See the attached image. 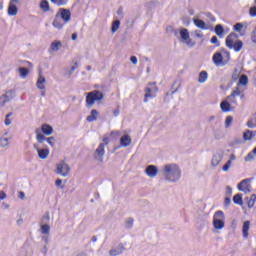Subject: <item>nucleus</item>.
<instances>
[{
	"label": "nucleus",
	"instance_id": "8fccbe9b",
	"mask_svg": "<svg viewBox=\"0 0 256 256\" xmlns=\"http://www.w3.org/2000/svg\"><path fill=\"white\" fill-rule=\"evenodd\" d=\"M68 1H69V0H58V1L56 2V5H57L58 7H63V5H67Z\"/></svg>",
	"mask_w": 256,
	"mask_h": 256
},
{
	"label": "nucleus",
	"instance_id": "49530a36",
	"mask_svg": "<svg viewBox=\"0 0 256 256\" xmlns=\"http://www.w3.org/2000/svg\"><path fill=\"white\" fill-rule=\"evenodd\" d=\"M226 197H230L233 195V188H231V186H227L226 187V193H225Z\"/></svg>",
	"mask_w": 256,
	"mask_h": 256
},
{
	"label": "nucleus",
	"instance_id": "f704fd0d",
	"mask_svg": "<svg viewBox=\"0 0 256 256\" xmlns=\"http://www.w3.org/2000/svg\"><path fill=\"white\" fill-rule=\"evenodd\" d=\"M233 203H235V205H243V194L234 195Z\"/></svg>",
	"mask_w": 256,
	"mask_h": 256
},
{
	"label": "nucleus",
	"instance_id": "f257e3e1",
	"mask_svg": "<svg viewBox=\"0 0 256 256\" xmlns=\"http://www.w3.org/2000/svg\"><path fill=\"white\" fill-rule=\"evenodd\" d=\"M162 174L166 181L177 183L181 179V168L175 163L166 164L162 169Z\"/></svg>",
	"mask_w": 256,
	"mask_h": 256
},
{
	"label": "nucleus",
	"instance_id": "5701e85b",
	"mask_svg": "<svg viewBox=\"0 0 256 256\" xmlns=\"http://www.w3.org/2000/svg\"><path fill=\"white\" fill-rule=\"evenodd\" d=\"M7 135H9V133H8V132H5V133L2 135V137L0 138V147H1V148L9 147V139H11V137H10V138H7Z\"/></svg>",
	"mask_w": 256,
	"mask_h": 256
},
{
	"label": "nucleus",
	"instance_id": "72a5a7b5",
	"mask_svg": "<svg viewBox=\"0 0 256 256\" xmlns=\"http://www.w3.org/2000/svg\"><path fill=\"white\" fill-rule=\"evenodd\" d=\"M247 83H249V78L247 77V75L242 74L239 77L238 83H237V87H239V85H247Z\"/></svg>",
	"mask_w": 256,
	"mask_h": 256
},
{
	"label": "nucleus",
	"instance_id": "4d7b16f0",
	"mask_svg": "<svg viewBox=\"0 0 256 256\" xmlns=\"http://www.w3.org/2000/svg\"><path fill=\"white\" fill-rule=\"evenodd\" d=\"M7 198V194L4 191H0V201Z\"/></svg>",
	"mask_w": 256,
	"mask_h": 256
},
{
	"label": "nucleus",
	"instance_id": "dca6fc26",
	"mask_svg": "<svg viewBox=\"0 0 256 256\" xmlns=\"http://www.w3.org/2000/svg\"><path fill=\"white\" fill-rule=\"evenodd\" d=\"M17 3H19V0H10L8 5V15L10 17H15V15H17V12L19 11Z\"/></svg>",
	"mask_w": 256,
	"mask_h": 256
},
{
	"label": "nucleus",
	"instance_id": "b1692460",
	"mask_svg": "<svg viewBox=\"0 0 256 256\" xmlns=\"http://www.w3.org/2000/svg\"><path fill=\"white\" fill-rule=\"evenodd\" d=\"M193 23L194 25H196L198 27V29H202L204 31H206L207 28V24H205V21L201 20V19H193Z\"/></svg>",
	"mask_w": 256,
	"mask_h": 256
},
{
	"label": "nucleus",
	"instance_id": "6e6d98bb",
	"mask_svg": "<svg viewBox=\"0 0 256 256\" xmlns=\"http://www.w3.org/2000/svg\"><path fill=\"white\" fill-rule=\"evenodd\" d=\"M130 61H131V63H133V65H137V63H138V60H137L136 56L130 57Z\"/></svg>",
	"mask_w": 256,
	"mask_h": 256
},
{
	"label": "nucleus",
	"instance_id": "6ab92c4d",
	"mask_svg": "<svg viewBox=\"0 0 256 256\" xmlns=\"http://www.w3.org/2000/svg\"><path fill=\"white\" fill-rule=\"evenodd\" d=\"M214 33L217 35V37H219V39H223V37L227 35V31H225V28L222 24H217L214 27Z\"/></svg>",
	"mask_w": 256,
	"mask_h": 256
},
{
	"label": "nucleus",
	"instance_id": "0eeeda50",
	"mask_svg": "<svg viewBox=\"0 0 256 256\" xmlns=\"http://www.w3.org/2000/svg\"><path fill=\"white\" fill-rule=\"evenodd\" d=\"M145 95H144V103H147L148 99H153L155 97V94L157 93V84L155 82H150L148 86L144 89Z\"/></svg>",
	"mask_w": 256,
	"mask_h": 256
},
{
	"label": "nucleus",
	"instance_id": "393cba45",
	"mask_svg": "<svg viewBox=\"0 0 256 256\" xmlns=\"http://www.w3.org/2000/svg\"><path fill=\"white\" fill-rule=\"evenodd\" d=\"M251 225L250 221H245L242 228L243 238L247 239L249 237V227Z\"/></svg>",
	"mask_w": 256,
	"mask_h": 256
},
{
	"label": "nucleus",
	"instance_id": "aec40b11",
	"mask_svg": "<svg viewBox=\"0 0 256 256\" xmlns=\"http://www.w3.org/2000/svg\"><path fill=\"white\" fill-rule=\"evenodd\" d=\"M63 22V19H61L59 14L56 13L54 20L52 22L53 27H55V29H63V27H65V23Z\"/></svg>",
	"mask_w": 256,
	"mask_h": 256
},
{
	"label": "nucleus",
	"instance_id": "39448f33",
	"mask_svg": "<svg viewBox=\"0 0 256 256\" xmlns=\"http://www.w3.org/2000/svg\"><path fill=\"white\" fill-rule=\"evenodd\" d=\"M213 227L218 230L225 227V213L223 211L218 210L215 212L213 216Z\"/></svg>",
	"mask_w": 256,
	"mask_h": 256
},
{
	"label": "nucleus",
	"instance_id": "5fc2aeb1",
	"mask_svg": "<svg viewBox=\"0 0 256 256\" xmlns=\"http://www.w3.org/2000/svg\"><path fill=\"white\" fill-rule=\"evenodd\" d=\"M195 36L198 37V39H203V32H201V30H196Z\"/></svg>",
	"mask_w": 256,
	"mask_h": 256
},
{
	"label": "nucleus",
	"instance_id": "c756f323",
	"mask_svg": "<svg viewBox=\"0 0 256 256\" xmlns=\"http://www.w3.org/2000/svg\"><path fill=\"white\" fill-rule=\"evenodd\" d=\"M45 77H43V76H39L38 77V80H37V82H36V86L41 90V91H43L44 89H45Z\"/></svg>",
	"mask_w": 256,
	"mask_h": 256
},
{
	"label": "nucleus",
	"instance_id": "a18cd8bd",
	"mask_svg": "<svg viewBox=\"0 0 256 256\" xmlns=\"http://www.w3.org/2000/svg\"><path fill=\"white\" fill-rule=\"evenodd\" d=\"M234 31H237L240 33V31L243 29V23H236L233 27Z\"/></svg>",
	"mask_w": 256,
	"mask_h": 256
},
{
	"label": "nucleus",
	"instance_id": "864d4df0",
	"mask_svg": "<svg viewBox=\"0 0 256 256\" xmlns=\"http://www.w3.org/2000/svg\"><path fill=\"white\" fill-rule=\"evenodd\" d=\"M117 15L119 16V19H123V6L118 8Z\"/></svg>",
	"mask_w": 256,
	"mask_h": 256
},
{
	"label": "nucleus",
	"instance_id": "bb28decb",
	"mask_svg": "<svg viewBox=\"0 0 256 256\" xmlns=\"http://www.w3.org/2000/svg\"><path fill=\"white\" fill-rule=\"evenodd\" d=\"M220 109L223 111V113H228V111H231V104L229 101L224 100L220 103Z\"/></svg>",
	"mask_w": 256,
	"mask_h": 256
},
{
	"label": "nucleus",
	"instance_id": "2eb2a0df",
	"mask_svg": "<svg viewBox=\"0 0 256 256\" xmlns=\"http://www.w3.org/2000/svg\"><path fill=\"white\" fill-rule=\"evenodd\" d=\"M223 155H224L223 150L216 151V153L213 154V156H212L211 166L214 168L217 167L219 165V163H221V161H223Z\"/></svg>",
	"mask_w": 256,
	"mask_h": 256
},
{
	"label": "nucleus",
	"instance_id": "a19ab883",
	"mask_svg": "<svg viewBox=\"0 0 256 256\" xmlns=\"http://www.w3.org/2000/svg\"><path fill=\"white\" fill-rule=\"evenodd\" d=\"M233 123V116H227L225 120V127L226 129H229Z\"/></svg>",
	"mask_w": 256,
	"mask_h": 256
},
{
	"label": "nucleus",
	"instance_id": "09e8293b",
	"mask_svg": "<svg viewBox=\"0 0 256 256\" xmlns=\"http://www.w3.org/2000/svg\"><path fill=\"white\" fill-rule=\"evenodd\" d=\"M77 67H79V63L75 62V65L72 66L70 68V70L68 71V75H73V73H74L75 69H77Z\"/></svg>",
	"mask_w": 256,
	"mask_h": 256
},
{
	"label": "nucleus",
	"instance_id": "412c9836",
	"mask_svg": "<svg viewBox=\"0 0 256 256\" xmlns=\"http://www.w3.org/2000/svg\"><path fill=\"white\" fill-rule=\"evenodd\" d=\"M123 251H125V245L119 244L116 248L111 249L109 251V255L111 256H117L123 254Z\"/></svg>",
	"mask_w": 256,
	"mask_h": 256
},
{
	"label": "nucleus",
	"instance_id": "c85d7f7f",
	"mask_svg": "<svg viewBox=\"0 0 256 256\" xmlns=\"http://www.w3.org/2000/svg\"><path fill=\"white\" fill-rule=\"evenodd\" d=\"M209 79V74L207 71H201L198 76V83H205Z\"/></svg>",
	"mask_w": 256,
	"mask_h": 256
},
{
	"label": "nucleus",
	"instance_id": "c9c22d12",
	"mask_svg": "<svg viewBox=\"0 0 256 256\" xmlns=\"http://www.w3.org/2000/svg\"><path fill=\"white\" fill-rule=\"evenodd\" d=\"M42 235H49L51 231V226L49 224H41L40 225Z\"/></svg>",
	"mask_w": 256,
	"mask_h": 256
},
{
	"label": "nucleus",
	"instance_id": "f03ea898",
	"mask_svg": "<svg viewBox=\"0 0 256 256\" xmlns=\"http://www.w3.org/2000/svg\"><path fill=\"white\" fill-rule=\"evenodd\" d=\"M230 60L231 53L225 48H221L220 51L216 52L212 57L214 65H226Z\"/></svg>",
	"mask_w": 256,
	"mask_h": 256
},
{
	"label": "nucleus",
	"instance_id": "338daca9",
	"mask_svg": "<svg viewBox=\"0 0 256 256\" xmlns=\"http://www.w3.org/2000/svg\"><path fill=\"white\" fill-rule=\"evenodd\" d=\"M229 169H230V166L228 164L222 167V171H229Z\"/></svg>",
	"mask_w": 256,
	"mask_h": 256
},
{
	"label": "nucleus",
	"instance_id": "2f4dec72",
	"mask_svg": "<svg viewBox=\"0 0 256 256\" xmlns=\"http://www.w3.org/2000/svg\"><path fill=\"white\" fill-rule=\"evenodd\" d=\"M60 47H63V44H61V41H54L51 43L49 51L57 52L59 51Z\"/></svg>",
	"mask_w": 256,
	"mask_h": 256
},
{
	"label": "nucleus",
	"instance_id": "423d86ee",
	"mask_svg": "<svg viewBox=\"0 0 256 256\" xmlns=\"http://www.w3.org/2000/svg\"><path fill=\"white\" fill-rule=\"evenodd\" d=\"M71 173V167L64 160H61L56 165V174L61 175L62 177H67Z\"/></svg>",
	"mask_w": 256,
	"mask_h": 256
},
{
	"label": "nucleus",
	"instance_id": "20e7f679",
	"mask_svg": "<svg viewBox=\"0 0 256 256\" xmlns=\"http://www.w3.org/2000/svg\"><path fill=\"white\" fill-rule=\"evenodd\" d=\"M105 94L99 90H93L86 95V107H93L95 101H101Z\"/></svg>",
	"mask_w": 256,
	"mask_h": 256
},
{
	"label": "nucleus",
	"instance_id": "9d476101",
	"mask_svg": "<svg viewBox=\"0 0 256 256\" xmlns=\"http://www.w3.org/2000/svg\"><path fill=\"white\" fill-rule=\"evenodd\" d=\"M253 181V178H246L242 180L238 185V190L243 191L244 193H249L251 191L250 182Z\"/></svg>",
	"mask_w": 256,
	"mask_h": 256
},
{
	"label": "nucleus",
	"instance_id": "6e6552de",
	"mask_svg": "<svg viewBox=\"0 0 256 256\" xmlns=\"http://www.w3.org/2000/svg\"><path fill=\"white\" fill-rule=\"evenodd\" d=\"M180 37L182 39V43H186L188 47H195V42L191 40L189 36V30L186 28H181L180 29Z\"/></svg>",
	"mask_w": 256,
	"mask_h": 256
},
{
	"label": "nucleus",
	"instance_id": "a878e982",
	"mask_svg": "<svg viewBox=\"0 0 256 256\" xmlns=\"http://www.w3.org/2000/svg\"><path fill=\"white\" fill-rule=\"evenodd\" d=\"M97 115H99V112L97 110H91V113L89 116H87L86 121H88V123H93V121H97Z\"/></svg>",
	"mask_w": 256,
	"mask_h": 256
},
{
	"label": "nucleus",
	"instance_id": "4be33fe9",
	"mask_svg": "<svg viewBox=\"0 0 256 256\" xmlns=\"http://www.w3.org/2000/svg\"><path fill=\"white\" fill-rule=\"evenodd\" d=\"M121 147H129L131 145V136L129 134H125L120 138Z\"/></svg>",
	"mask_w": 256,
	"mask_h": 256
},
{
	"label": "nucleus",
	"instance_id": "1a4fd4ad",
	"mask_svg": "<svg viewBox=\"0 0 256 256\" xmlns=\"http://www.w3.org/2000/svg\"><path fill=\"white\" fill-rule=\"evenodd\" d=\"M35 133H36V139L40 145L43 144L44 141H47V143H49L51 147L55 146V137L45 138V135L41 134V131L39 129H36Z\"/></svg>",
	"mask_w": 256,
	"mask_h": 256
},
{
	"label": "nucleus",
	"instance_id": "ea45409f",
	"mask_svg": "<svg viewBox=\"0 0 256 256\" xmlns=\"http://www.w3.org/2000/svg\"><path fill=\"white\" fill-rule=\"evenodd\" d=\"M210 43H212V45H215L216 47H221V42L219 41V38H217V36H212V38L210 39Z\"/></svg>",
	"mask_w": 256,
	"mask_h": 256
},
{
	"label": "nucleus",
	"instance_id": "a211bd4d",
	"mask_svg": "<svg viewBox=\"0 0 256 256\" xmlns=\"http://www.w3.org/2000/svg\"><path fill=\"white\" fill-rule=\"evenodd\" d=\"M239 95H241V90L239 89V87H236L231 95L227 96V101L233 103L234 105H237V99H235V97H239Z\"/></svg>",
	"mask_w": 256,
	"mask_h": 256
},
{
	"label": "nucleus",
	"instance_id": "e433bc0d",
	"mask_svg": "<svg viewBox=\"0 0 256 256\" xmlns=\"http://www.w3.org/2000/svg\"><path fill=\"white\" fill-rule=\"evenodd\" d=\"M119 27H121V21L120 20L113 21L111 26L112 33H117V31H119Z\"/></svg>",
	"mask_w": 256,
	"mask_h": 256
},
{
	"label": "nucleus",
	"instance_id": "680f3d73",
	"mask_svg": "<svg viewBox=\"0 0 256 256\" xmlns=\"http://www.w3.org/2000/svg\"><path fill=\"white\" fill-rule=\"evenodd\" d=\"M49 251V248H47V244H45L42 248L43 255H47V252Z\"/></svg>",
	"mask_w": 256,
	"mask_h": 256
},
{
	"label": "nucleus",
	"instance_id": "9b49d317",
	"mask_svg": "<svg viewBox=\"0 0 256 256\" xmlns=\"http://www.w3.org/2000/svg\"><path fill=\"white\" fill-rule=\"evenodd\" d=\"M105 156V144L100 143L98 148L95 150L94 159L99 161V163H103V157Z\"/></svg>",
	"mask_w": 256,
	"mask_h": 256
},
{
	"label": "nucleus",
	"instance_id": "7ed1b4c3",
	"mask_svg": "<svg viewBox=\"0 0 256 256\" xmlns=\"http://www.w3.org/2000/svg\"><path fill=\"white\" fill-rule=\"evenodd\" d=\"M237 39H239V35L234 32L230 33L226 37V47H228V49H234L236 53H239V51L243 49V41Z\"/></svg>",
	"mask_w": 256,
	"mask_h": 256
},
{
	"label": "nucleus",
	"instance_id": "774afa93",
	"mask_svg": "<svg viewBox=\"0 0 256 256\" xmlns=\"http://www.w3.org/2000/svg\"><path fill=\"white\" fill-rule=\"evenodd\" d=\"M17 225H19V226H21V225H23V218H19L18 220H17Z\"/></svg>",
	"mask_w": 256,
	"mask_h": 256
},
{
	"label": "nucleus",
	"instance_id": "58836bf2",
	"mask_svg": "<svg viewBox=\"0 0 256 256\" xmlns=\"http://www.w3.org/2000/svg\"><path fill=\"white\" fill-rule=\"evenodd\" d=\"M50 221H51V217L49 216V212H46L42 217L41 224L49 225Z\"/></svg>",
	"mask_w": 256,
	"mask_h": 256
},
{
	"label": "nucleus",
	"instance_id": "cd10ccee",
	"mask_svg": "<svg viewBox=\"0 0 256 256\" xmlns=\"http://www.w3.org/2000/svg\"><path fill=\"white\" fill-rule=\"evenodd\" d=\"M41 130L44 135H51V133H53V127L49 124H43Z\"/></svg>",
	"mask_w": 256,
	"mask_h": 256
},
{
	"label": "nucleus",
	"instance_id": "4c0bfd02",
	"mask_svg": "<svg viewBox=\"0 0 256 256\" xmlns=\"http://www.w3.org/2000/svg\"><path fill=\"white\" fill-rule=\"evenodd\" d=\"M18 72L22 79H25L29 75V69L25 67L18 68Z\"/></svg>",
	"mask_w": 256,
	"mask_h": 256
},
{
	"label": "nucleus",
	"instance_id": "7c9ffc66",
	"mask_svg": "<svg viewBox=\"0 0 256 256\" xmlns=\"http://www.w3.org/2000/svg\"><path fill=\"white\" fill-rule=\"evenodd\" d=\"M40 9L44 12L47 13V11L51 10V7L49 6V1L47 0H42L40 2Z\"/></svg>",
	"mask_w": 256,
	"mask_h": 256
},
{
	"label": "nucleus",
	"instance_id": "3c124183",
	"mask_svg": "<svg viewBox=\"0 0 256 256\" xmlns=\"http://www.w3.org/2000/svg\"><path fill=\"white\" fill-rule=\"evenodd\" d=\"M157 1H150L146 4V6L148 7V9H154L155 5L157 4Z\"/></svg>",
	"mask_w": 256,
	"mask_h": 256
},
{
	"label": "nucleus",
	"instance_id": "bf43d9fd",
	"mask_svg": "<svg viewBox=\"0 0 256 256\" xmlns=\"http://www.w3.org/2000/svg\"><path fill=\"white\" fill-rule=\"evenodd\" d=\"M42 241H44L45 245H49V236H42Z\"/></svg>",
	"mask_w": 256,
	"mask_h": 256
},
{
	"label": "nucleus",
	"instance_id": "4468645a",
	"mask_svg": "<svg viewBox=\"0 0 256 256\" xmlns=\"http://www.w3.org/2000/svg\"><path fill=\"white\" fill-rule=\"evenodd\" d=\"M15 97V91L9 90L4 95L0 96V107H5L6 103H9Z\"/></svg>",
	"mask_w": 256,
	"mask_h": 256
},
{
	"label": "nucleus",
	"instance_id": "ddd939ff",
	"mask_svg": "<svg viewBox=\"0 0 256 256\" xmlns=\"http://www.w3.org/2000/svg\"><path fill=\"white\" fill-rule=\"evenodd\" d=\"M33 148L37 151L40 159H47L49 157V148H47V146L41 148L39 144H33Z\"/></svg>",
	"mask_w": 256,
	"mask_h": 256
},
{
	"label": "nucleus",
	"instance_id": "052dcab7",
	"mask_svg": "<svg viewBox=\"0 0 256 256\" xmlns=\"http://www.w3.org/2000/svg\"><path fill=\"white\" fill-rule=\"evenodd\" d=\"M119 113H121V110L119 109V106H118L117 109H115V110L113 111L114 117H118Z\"/></svg>",
	"mask_w": 256,
	"mask_h": 256
},
{
	"label": "nucleus",
	"instance_id": "69168bd1",
	"mask_svg": "<svg viewBox=\"0 0 256 256\" xmlns=\"http://www.w3.org/2000/svg\"><path fill=\"white\" fill-rule=\"evenodd\" d=\"M4 123H5V125H7V126L11 125V119H9L8 117H6Z\"/></svg>",
	"mask_w": 256,
	"mask_h": 256
},
{
	"label": "nucleus",
	"instance_id": "e2e57ef3",
	"mask_svg": "<svg viewBox=\"0 0 256 256\" xmlns=\"http://www.w3.org/2000/svg\"><path fill=\"white\" fill-rule=\"evenodd\" d=\"M207 17H210V21L212 23H215V21H216L215 16H213L211 13H208Z\"/></svg>",
	"mask_w": 256,
	"mask_h": 256
},
{
	"label": "nucleus",
	"instance_id": "f3484780",
	"mask_svg": "<svg viewBox=\"0 0 256 256\" xmlns=\"http://www.w3.org/2000/svg\"><path fill=\"white\" fill-rule=\"evenodd\" d=\"M145 173L146 175H148V177H151L153 179V177H157L159 169H157V166L155 165H148L145 169Z\"/></svg>",
	"mask_w": 256,
	"mask_h": 256
},
{
	"label": "nucleus",
	"instance_id": "de8ad7c7",
	"mask_svg": "<svg viewBox=\"0 0 256 256\" xmlns=\"http://www.w3.org/2000/svg\"><path fill=\"white\" fill-rule=\"evenodd\" d=\"M229 205H231V197H225L224 198V207L225 209H227V207H229Z\"/></svg>",
	"mask_w": 256,
	"mask_h": 256
},
{
	"label": "nucleus",
	"instance_id": "f8f14e48",
	"mask_svg": "<svg viewBox=\"0 0 256 256\" xmlns=\"http://www.w3.org/2000/svg\"><path fill=\"white\" fill-rule=\"evenodd\" d=\"M56 14L64 21V24L71 21V10L67 8H60Z\"/></svg>",
	"mask_w": 256,
	"mask_h": 256
},
{
	"label": "nucleus",
	"instance_id": "c03bdc74",
	"mask_svg": "<svg viewBox=\"0 0 256 256\" xmlns=\"http://www.w3.org/2000/svg\"><path fill=\"white\" fill-rule=\"evenodd\" d=\"M253 159H255V154L251 151V152L248 153V155L244 158V161L249 162V161H253Z\"/></svg>",
	"mask_w": 256,
	"mask_h": 256
},
{
	"label": "nucleus",
	"instance_id": "603ef678",
	"mask_svg": "<svg viewBox=\"0 0 256 256\" xmlns=\"http://www.w3.org/2000/svg\"><path fill=\"white\" fill-rule=\"evenodd\" d=\"M55 184H56V187H60V189H64V187H65L63 185V180H61V179H57Z\"/></svg>",
	"mask_w": 256,
	"mask_h": 256
},
{
	"label": "nucleus",
	"instance_id": "37998d69",
	"mask_svg": "<svg viewBox=\"0 0 256 256\" xmlns=\"http://www.w3.org/2000/svg\"><path fill=\"white\" fill-rule=\"evenodd\" d=\"M133 223H134L133 218H128V219L125 221V227H126V229H131V227H133Z\"/></svg>",
	"mask_w": 256,
	"mask_h": 256
},
{
	"label": "nucleus",
	"instance_id": "13d9d810",
	"mask_svg": "<svg viewBox=\"0 0 256 256\" xmlns=\"http://www.w3.org/2000/svg\"><path fill=\"white\" fill-rule=\"evenodd\" d=\"M173 31H175V28H173V26H167L166 33H173Z\"/></svg>",
	"mask_w": 256,
	"mask_h": 256
},
{
	"label": "nucleus",
	"instance_id": "0e129e2a",
	"mask_svg": "<svg viewBox=\"0 0 256 256\" xmlns=\"http://www.w3.org/2000/svg\"><path fill=\"white\" fill-rule=\"evenodd\" d=\"M18 197L19 199H22V200L25 199V192L20 191Z\"/></svg>",
	"mask_w": 256,
	"mask_h": 256
},
{
	"label": "nucleus",
	"instance_id": "79ce46f5",
	"mask_svg": "<svg viewBox=\"0 0 256 256\" xmlns=\"http://www.w3.org/2000/svg\"><path fill=\"white\" fill-rule=\"evenodd\" d=\"M250 17H256V0H254V6L249 9Z\"/></svg>",
	"mask_w": 256,
	"mask_h": 256
},
{
	"label": "nucleus",
	"instance_id": "473e14b6",
	"mask_svg": "<svg viewBox=\"0 0 256 256\" xmlns=\"http://www.w3.org/2000/svg\"><path fill=\"white\" fill-rule=\"evenodd\" d=\"M255 137V134L251 130H247L246 132L243 133V139L244 141H251Z\"/></svg>",
	"mask_w": 256,
	"mask_h": 256
}]
</instances>
